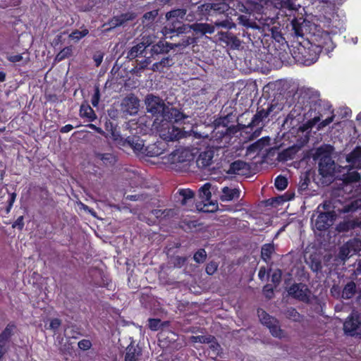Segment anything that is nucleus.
I'll return each mask as SVG.
<instances>
[{"label":"nucleus","instance_id":"f03ea898","mask_svg":"<svg viewBox=\"0 0 361 361\" xmlns=\"http://www.w3.org/2000/svg\"><path fill=\"white\" fill-rule=\"evenodd\" d=\"M346 161L349 164L348 166L343 167L346 169L347 173H343L342 177L337 173L336 169V164L329 156H324L320 159L319 163V171L320 175L324 178H335L342 179L345 183H350L357 182L360 179V174L353 169H361V147H356L347 157Z\"/></svg>","mask_w":361,"mask_h":361},{"label":"nucleus","instance_id":"72a5a7b5","mask_svg":"<svg viewBox=\"0 0 361 361\" xmlns=\"http://www.w3.org/2000/svg\"><path fill=\"white\" fill-rule=\"evenodd\" d=\"M187 11L185 9H175L171 11L166 14V19H183L186 15Z\"/></svg>","mask_w":361,"mask_h":361},{"label":"nucleus","instance_id":"7c9ffc66","mask_svg":"<svg viewBox=\"0 0 361 361\" xmlns=\"http://www.w3.org/2000/svg\"><path fill=\"white\" fill-rule=\"evenodd\" d=\"M274 252V247L272 244H265L262 246L261 250L262 259L267 263L271 259V255Z\"/></svg>","mask_w":361,"mask_h":361},{"label":"nucleus","instance_id":"6e6552de","mask_svg":"<svg viewBox=\"0 0 361 361\" xmlns=\"http://www.w3.org/2000/svg\"><path fill=\"white\" fill-rule=\"evenodd\" d=\"M175 119H164L157 118L153 126L159 133V137L165 141H175L181 138L184 133L173 122Z\"/></svg>","mask_w":361,"mask_h":361},{"label":"nucleus","instance_id":"39448f33","mask_svg":"<svg viewBox=\"0 0 361 361\" xmlns=\"http://www.w3.org/2000/svg\"><path fill=\"white\" fill-rule=\"evenodd\" d=\"M326 46L319 42H307L303 44H299L293 50V58L299 63L309 66L314 63L319 59L322 49L328 54Z\"/></svg>","mask_w":361,"mask_h":361},{"label":"nucleus","instance_id":"473e14b6","mask_svg":"<svg viewBox=\"0 0 361 361\" xmlns=\"http://www.w3.org/2000/svg\"><path fill=\"white\" fill-rule=\"evenodd\" d=\"M238 20L240 24L244 26L250 27H255L257 29H261V25L263 20V18H261L258 20V23L251 22L246 16H240L238 17Z\"/></svg>","mask_w":361,"mask_h":361},{"label":"nucleus","instance_id":"4be33fe9","mask_svg":"<svg viewBox=\"0 0 361 361\" xmlns=\"http://www.w3.org/2000/svg\"><path fill=\"white\" fill-rule=\"evenodd\" d=\"M225 118H221L220 120H222V125H221V121H218L217 124L216 125L214 130L213 131V138H214V142H216L217 147L222 148L225 145H220L221 142H222L223 139L226 136V128H225V124L224 123Z\"/></svg>","mask_w":361,"mask_h":361},{"label":"nucleus","instance_id":"69168bd1","mask_svg":"<svg viewBox=\"0 0 361 361\" xmlns=\"http://www.w3.org/2000/svg\"><path fill=\"white\" fill-rule=\"evenodd\" d=\"M217 269V265L214 262L208 264L206 267V271L208 274H213Z\"/></svg>","mask_w":361,"mask_h":361},{"label":"nucleus","instance_id":"20e7f679","mask_svg":"<svg viewBox=\"0 0 361 361\" xmlns=\"http://www.w3.org/2000/svg\"><path fill=\"white\" fill-rule=\"evenodd\" d=\"M145 104L148 113L157 118L164 119H175L180 121L185 118L184 114L175 107L166 105L164 100L159 97L148 94L145 98Z\"/></svg>","mask_w":361,"mask_h":361},{"label":"nucleus","instance_id":"9d476101","mask_svg":"<svg viewBox=\"0 0 361 361\" xmlns=\"http://www.w3.org/2000/svg\"><path fill=\"white\" fill-rule=\"evenodd\" d=\"M191 30H192L195 33L205 35V34H212L214 32V26L207 23H194L192 25L188 24H183L180 23V25L176 28V32L177 35L179 34L188 33Z\"/></svg>","mask_w":361,"mask_h":361},{"label":"nucleus","instance_id":"37998d69","mask_svg":"<svg viewBox=\"0 0 361 361\" xmlns=\"http://www.w3.org/2000/svg\"><path fill=\"white\" fill-rule=\"evenodd\" d=\"M274 185L279 190H283L288 185V180L285 177L279 176L275 179Z\"/></svg>","mask_w":361,"mask_h":361},{"label":"nucleus","instance_id":"c756f323","mask_svg":"<svg viewBox=\"0 0 361 361\" xmlns=\"http://www.w3.org/2000/svg\"><path fill=\"white\" fill-rule=\"evenodd\" d=\"M356 292V286L353 281L348 283L343 288L342 292V298L344 299H350L353 298Z\"/></svg>","mask_w":361,"mask_h":361},{"label":"nucleus","instance_id":"f8f14e48","mask_svg":"<svg viewBox=\"0 0 361 361\" xmlns=\"http://www.w3.org/2000/svg\"><path fill=\"white\" fill-rule=\"evenodd\" d=\"M120 106L125 116L135 115L139 110L140 100L134 94H130L122 99Z\"/></svg>","mask_w":361,"mask_h":361},{"label":"nucleus","instance_id":"3c124183","mask_svg":"<svg viewBox=\"0 0 361 361\" xmlns=\"http://www.w3.org/2000/svg\"><path fill=\"white\" fill-rule=\"evenodd\" d=\"M287 317L293 321H300V314L293 308L288 309L286 312Z\"/></svg>","mask_w":361,"mask_h":361},{"label":"nucleus","instance_id":"c85d7f7f","mask_svg":"<svg viewBox=\"0 0 361 361\" xmlns=\"http://www.w3.org/2000/svg\"><path fill=\"white\" fill-rule=\"evenodd\" d=\"M272 111V106L269 107L267 110L261 109L257 111V114L254 116L252 124L253 126H257L260 122H262L264 118H267L270 112Z\"/></svg>","mask_w":361,"mask_h":361},{"label":"nucleus","instance_id":"f257e3e1","mask_svg":"<svg viewBox=\"0 0 361 361\" xmlns=\"http://www.w3.org/2000/svg\"><path fill=\"white\" fill-rule=\"evenodd\" d=\"M323 9L318 16H315V20L319 27V42L324 43L327 52H331L335 48L332 37L341 35L345 30V18L338 13L336 7L323 4Z\"/></svg>","mask_w":361,"mask_h":361},{"label":"nucleus","instance_id":"774afa93","mask_svg":"<svg viewBox=\"0 0 361 361\" xmlns=\"http://www.w3.org/2000/svg\"><path fill=\"white\" fill-rule=\"evenodd\" d=\"M261 150L258 148V147L257 145H255V142L250 145L249 147H247V154H254V153H256V152H260Z\"/></svg>","mask_w":361,"mask_h":361},{"label":"nucleus","instance_id":"e2e57ef3","mask_svg":"<svg viewBox=\"0 0 361 361\" xmlns=\"http://www.w3.org/2000/svg\"><path fill=\"white\" fill-rule=\"evenodd\" d=\"M333 121H334V116H333L326 118L324 121H322L318 125V127H317L318 130H321L323 128H324L325 126L329 125L331 123L333 122Z\"/></svg>","mask_w":361,"mask_h":361},{"label":"nucleus","instance_id":"09e8293b","mask_svg":"<svg viewBox=\"0 0 361 361\" xmlns=\"http://www.w3.org/2000/svg\"><path fill=\"white\" fill-rule=\"evenodd\" d=\"M269 145L270 138L268 136L263 137L255 142V145H257L260 150L263 149L264 147L269 146Z\"/></svg>","mask_w":361,"mask_h":361},{"label":"nucleus","instance_id":"680f3d73","mask_svg":"<svg viewBox=\"0 0 361 361\" xmlns=\"http://www.w3.org/2000/svg\"><path fill=\"white\" fill-rule=\"evenodd\" d=\"M171 59L169 56H167L163 58L160 61H159V63L163 69L164 68L171 66L172 63H171Z\"/></svg>","mask_w":361,"mask_h":361},{"label":"nucleus","instance_id":"6ab92c4d","mask_svg":"<svg viewBox=\"0 0 361 361\" xmlns=\"http://www.w3.org/2000/svg\"><path fill=\"white\" fill-rule=\"evenodd\" d=\"M360 324L359 314L357 312L353 311L344 322L343 330L345 334L353 335Z\"/></svg>","mask_w":361,"mask_h":361},{"label":"nucleus","instance_id":"4468645a","mask_svg":"<svg viewBox=\"0 0 361 361\" xmlns=\"http://www.w3.org/2000/svg\"><path fill=\"white\" fill-rule=\"evenodd\" d=\"M153 44V39L151 36H144L141 42L133 46L127 52V58L133 60L140 56L145 49Z\"/></svg>","mask_w":361,"mask_h":361},{"label":"nucleus","instance_id":"49530a36","mask_svg":"<svg viewBox=\"0 0 361 361\" xmlns=\"http://www.w3.org/2000/svg\"><path fill=\"white\" fill-rule=\"evenodd\" d=\"M195 42H196V40L194 37H186L182 39V40L180 42L177 43V47L184 49V48L187 47L188 46H189L190 44H194Z\"/></svg>","mask_w":361,"mask_h":361},{"label":"nucleus","instance_id":"bb28decb","mask_svg":"<svg viewBox=\"0 0 361 361\" xmlns=\"http://www.w3.org/2000/svg\"><path fill=\"white\" fill-rule=\"evenodd\" d=\"M357 199L348 204L340 209L343 213L353 212L356 211L357 209L361 208V188L358 189Z\"/></svg>","mask_w":361,"mask_h":361},{"label":"nucleus","instance_id":"aec40b11","mask_svg":"<svg viewBox=\"0 0 361 361\" xmlns=\"http://www.w3.org/2000/svg\"><path fill=\"white\" fill-rule=\"evenodd\" d=\"M274 23V20L272 18H265L263 19L261 29L263 30L264 32L266 30L270 32L271 37L278 42H281L283 40V37L281 32L279 31V29L276 26H271V24Z\"/></svg>","mask_w":361,"mask_h":361},{"label":"nucleus","instance_id":"393cba45","mask_svg":"<svg viewBox=\"0 0 361 361\" xmlns=\"http://www.w3.org/2000/svg\"><path fill=\"white\" fill-rule=\"evenodd\" d=\"M141 355V349L131 343L126 348L125 361H137Z\"/></svg>","mask_w":361,"mask_h":361},{"label":"nucleus","instance_id":"1a4fd4ad","mask_svg":"<svg viewBox=\"0 0 361 361\" xmlns=\"http://www.w3.org/2000/svg\"><path fill=\"white\" fill-rule=\"evenodd\" d=\"M216 190V185L212 183H206L199 189V200L196 202L197 210L203 212H214L218 209V204L211 200L212 192H214Z\"/></svg>","mask_w":361,"mask_h":361},{"label":"nucleus","instance_id":"f704fd0d","mask_svg":"<svg viewBox=\"0 0 361 361\" xmlns=\"http://www.w3.org/2000/svg\"><path fill=\"white\" fill-rule=\"evenodd\" d=\"M240 190L238 187H227V202L237 200L240 198Z\"/></svg>","mask_w":361,"mask_h":361},{"label":"nucleus","instance_id":"cd10ccee","mask_svg":"<svg viewBox=\"0 0 361 361\" xmlns=\"http://www.w3.org/2000/svg\"><path fill=\"white\" fill-rule=\"evenodd\" d=\"M94 156L97 159L101 160L106 166L113 165L116 161V156L113 153L94 152Z\"/></svg>","mask_w":361,"mask_h":361},{"label":"nucleus","instance_id":"a211bd4d","mask_svg":"<svg viewBox=\"0 0 361 361\" xmlns=\"http://www.w3.org/2000/svg\"><path fill=\"white\" fill-rule=\"evenodd\" d=\"M166 143L164 142H157L148 145L145 147L142 156L158 157L164 154L166 150Z\"/></svg>","mask_w":361,"mask_h":361},{"label":"nucleus","instance_id":"0eeeda50","mask_svg":"<svg viewBox=\"0 0 361 361\" xmlns=\"http://www.w3.org/2000/svg\"><path fill=\"white\" fill-rule=\"evenodd\" d=\"M291 25L295 36L302 37L306 35H310L312 37V41L319 42L320 40V30L315 20V16L311 20L302 18L293 19Z\"/></svg>","mask_w":361,"mask_h":361},{"label":"nucleus","instance_id":"7ed1b4c3","mask_svg":"<svg viewBox=\"0 0 361 361\" xmlns=\"http://www.w3.org/2000/svg\"><path fill=\"white\" fill-rule=\"evenodd\" d=\"M318 94L314 90L307 87L300 88L295 94L296 99L293 107L287 116L285 123L290 121V125L294 122L299 123L316 104Z\"/></svg>","mask_w":361,"mask_h":361},{"label":"nucleus","instance_id":"423d86ee","mask_svg":"<svg viewBox=\"0 0 361 361\" xmlns=\"http://www.w3.org/2000/svg\"><path fill=\"white\" fill-rule=\"evenodd\" d=\"M336 214L331 210V202L319 204L311 219L312 226L318 231L328 229L334 223Z\"/></svg>","mask_w":361,"mask_h":361},{"label":"nucleus","instance_id":"2f4dec72","mask_svg":"<svg viewBox=\"0 0 361 361\" xmlns=\"http://www.w3.org/2000/svg\"><path fill=\"white\" fill-rule=\"evenodd\" d=\"M81 117H86L90 121L96 119L97 116L93 109L89 105H82L80 109Z\"/></svg>","mask_w":361,"mask_h":361},{"label":"nucleus","instance_id":"a18cd8bd","mask_svg":"<svg viewBox=\"0 0 361 361\" xmlns=\"http://www.w3.org/2000/svg\"><path fill=\"white\" fill-rule=\"evenodd\" d=\"M207 257L206 251L204 249H200L194 255L193 259L197 263H203Z\"/></svg>","mask_w":361,"mask_h":361},{"label":"nucleus","instance_id":"a19ab883","mask_svg":"<svg viewBox=\"0 0 361 361\" xmlns=\"http://www.w3.org/2000/svg\"><path fill=\"white\" fill-rule=\"evenodd\" d=\"M214 337L211 336H193L191 341L195 343H210L213 341Z\"/></svg>","mask_w":361,"mask_h":361},{"label":"nucleus","instance_id":"de8ad7c7","mask_svg":"<svg viewBox=\"0 0 361 361\" xmlns=\"http://www.w3.org/2000/svg\"><path fill=\"white\" fill-rule=\"evenodd\" d=\"M8 59L9 61L13 62V63L23 61V63H27L29 61V57L26 56L25 58H24L22 54H16V55L9 56L8 57Z\"/></svg>","mask_w":361,"mask_h":361},{"label":"nucleus","instance_id":"b1692460","mask_svg":"<svg viewBox=\"0 0 361 361\" xmlns=\"http://www.w3.org/2000/svg\"><path fill=\"white\" fill-rule=\"evenodd\" d=\"M300 149V147H298V145H293L279 152L278 154L277 159L279 161H286L288 160L293 159L295 157V155L298 152Z\"/></svg>","mask_w":361,"mask_h":361},{"label":"nucleus","instance_id":"a878e982","mask_svg":"<svg viewBox=\"0 0 361 361\" xmlns=\"http://www.w3.org/2000/svg\"><path fill=\"white\" fill-rule=\"evenodd\" d=\"M150 56L147 57L145 62L149 63L151 62L150 58H154L155 55H159L161 54H167L168 50L164 46L163 41H159L157 44H152L150 48Z\"/></svg>","mask_w":361,"mask_h":361},{"label":"nucleus","instance_id":"6e6d98bb","mask_svg":"<svg viewBox=\"0 0 361 361\" xmlns=\"http://www.w3.org/2000/svg\"><path fill=\"white\" fill-rule=\"evenodd\" d=\"M222 6H224V4H223ZM203 6H206V8H205L206 10H208L209 8H210V9H213L214 11H217L219 13L224 12V7H221L219 4H208L204 5Z\"/></svg>","mask_w":361,"mask_h":361},{"label":"nucleus","instance_id":"ddd939ff","mask_svg":"<svg viewBox=\"0 0 361 361\" xmlns=\"http://www.w3.org/2000/svg\"><path fill=\"white\" fill-rule=\"evenodd\" d=\"M361 250V239L353 238L343 245L340 249L339 257L345 260Z\"/></svg>","mask_w":361,"mask_h":361},{"label":"nucleus","instance_id":"5fc2aeb1","mask_svg":"<svg viewBox=\"0 0 361 361\" xmlns=\"http://www.w3.org/2000/svg\"><path fill=\"white\" fill-rule=\"evenodd\" d=\"M103 57L104 54L100 51L95 52L94 54L93 55V60L97 67H99L101 65L103 60Z\"/></svg>","mask_w":361,"mask_h":361},{"label":"nucleus","instance_id":"5701e85b","mask_svg":"<svg viewBox=\"0 0 361 361\" xmlns=\"http://www.w3.org/2000/svg\"><path fill=\"white\" fill-rule=\"evenodd\" d=\"M214 152L212 150L201 152L197 159V166L200 169H205L212 164Z\"/></svg>","mask_w":361,"mask_h":361},{"label":"nucleus","instance_id":"052dcab7","mask_svg":"<svg viewBox=\"0 0 361 361\" xmlns=\"http://www.w3.org/2000/svg\"><path fill=\"white\" fill-rule=\"evenodd\" d=\"M281 278V271L279 269L276 270L271 275V281L275 284H279Z\"/></svg>","mask_w":361,"mask_h":361},{"label":"nucleus","instance_id":"603ef678","mask_svg":"<svg viewBox=\"0 0 361 361\" xmlns=\"http://www.w3.org/2000/svg\"><path fill=\"white\" fill-rule=\"evenodd\" d=\"M148 326L152 331H157L161 326V320L158 319H149Z\"/></svg>","mask_w":361,"mask_h":361},{"label":"nucleus","instance_id":"13d9d810","mask_svg":"<svg viewBox=\"0 0 361 361\" xmlns=\"http://www.w3.org/2000/svg\"><path fill=\"white\" fill-rule=\"evenodd\" d=\"M92 346V343L90 341L87 339H83L78 342V347L81 350H89Z\"/></svg>","mask_w":361,"mask_h":361},{"label":"nucleus","instance_id":"ea45409f","mask_svg":"<svg viewBox=\"0 0 361 361\" xmlns=\"http://www.w3.org/2000/svg\"><path fill=\"white\" fill-rule=\"evenodd\" d=\"M72 54V47H66L63 48L56 56L55 60L61 61L66 58L69 57Z\"/></svg>","mask_w":361,"mask_h":361},{"label":"nucleus","instance_id":"79ce46f5","mask_svg":"<svg viewBox=\"0 0 361 361\" xmlns=\"http://www.w3.org/2000/svg\"><path fill=\"white\" fill-rule=\"evenodd\" d=\"M341 227L343 230H348L355 227H361V221L359 220H348L345 221L343 225H341Z\"/></svg>","mask_w":361,"mask_h":361},{"label":"nucleus","instance_id":"8fccbe9b","mask_svg":"<svg viewBox=\"0 0 361 361\" xmlns=\"http://www.w3.org/2000/svg\"><path fill=\"white\" fill-rule=\"evenodd\" d=\"M118 16L122 25L128 21L133 20L136 18V15L134 13H126Z\"/></svg>","mask_w":361,"mask_h":361},{"label":"nucleus","instance_id":"c03bdc74","mask_svg":"<svg viewBox=\"0 0 361 361\" xmlns=\"http://www.w3.org/2000/svg\"><path fill=\"white\" fill-rule=\"evenodd\" d=\"M180 25V23H172L171 24H166L163 29V34L164 35L173 34L176 32V28Z\"/></svg>","mask_w":361,"mask_h":361},{"label":"nucleus","instance_id":"f3484780","mask_svg":"<svg viewBox=\"0 0 361 361\" xmlns=\"http://www.w3.org/2000/svg\"><path fill=\"white\" fill-rule=\"evenodd\" d=\"M166 159L171 164L183 163L192 159V154L186 149H177L169 154Z\"/></svg>","mask_w":361,"mask_h":361},{"label":"nucleus","instance_id":"864d4df0","mask_svg":"<svg viewBox=\"0 0 361 361\" xmlns=\"http://www.w3.org/2000/svg\"><path fill=\"white\" fill-rule=\"evenodd\" d=\"M100 98V92L99 88L98 87H96L94 89V93L92 97L91 103L93 106H97Z\"/></svg>","mask_w":361,"mask_h":361},{"label":"nucleus","instance_id":"4d7b16f0","mask_svg":"<svg viewBox=\"0 0 361 361\" xmlns=\"http://www.w3.org/2000/svg\"><path fill=\"white\" fill-rule=\"evenodd\" d=\"M61 324V320L58 318L51 319L49 324V329L55 331Z\"/></svg>","mask_w":361,"mask_h":361},{"label":"nucleus","instance_id":"c9c22d12","mask_svg":"<svg viewBox=\"0 0 361 361\" xmlns=\"http://www.w3.org/2000/svg\"><path fill=\"white\" fill-rule=\"evenodd\" d=\"M295 0H274V4L277 8H286L289 10H295V5L293 3Z\"/></svg>","mask_w":361,"mask_h":361},{"label":"nucleus","instance_id":"bf43d9fd","mask_svg":"<svg viewBox=\"0 0 361 361\" xmlns=\"http://www.w3.org/2000/svg\"><path fill=\"white\" fill-rule=\"evenodd\" d=\"M15 328V326L13 324H8L7 326L5 328V329L2 331L3 336L4 337H7V338H10L11 336L13 334V329Z\"/></svg>","mask_w":361,"mask_h":361},{"label":"nucleus","instance_id":"58836bf2","mask_svg":"<svg viewBox=\"0 0 361 361\" xmlns=\"http://www.w3.org/2000/svg\"><path fill=\"white\" fill-rule=\"evenodd\" d=\"M88 33L89 31L87 29H84L81 31L76 30L69 35V37L75 42H78L80 39L85 37Z\"/></svg>","mask_w":361,"mask_h":361},{"label":"nucleus","instance_id":"338daca9","mask_svg":"<svg viewBox=\"0 0 361 361\" xmlns=\"http://www.w3.org/2000/svg\"><path fill=\"white\" fill-rule=\"evenodd\" d=\"M210 343H211V345H210L209 348H211V350L213 353V354L219 355L220 350H221L220 345L217 343L212 342V341Z\"/></svg>","mask_w":361,"mask_h":361},{"label":"nucleus","instance_id":"2eb2a0df","mask_svg":"<svg viewBox=\"0 0 361 361\" xmlns=\"http://www.w3.org/2000/svg\"><path fill=\"white\" fill-rule=\"evenodd\" d=\"M250 171V165L244 161L237 160L230 164L228 170H227L228 176H244Z\"/></svg>","mask_w":361,"mask_h":361},{"label":"nucleus","instance_id":"412c9836","mask_svg":"<svg viewBox=\"0 0 361 361\" xmlns=\"http://www.w3.org/2000/svg\"><path fill=\"white\" fill-rule=\"evenodd\" d=\"M124 146L131 147L135 153L140 155H142L145 147L144 141L138 136H128L124 142Z\"/></svg>","mask_w":361,"mask_h":361},{"label":"nucleus","instance_id":"e433bc0d","mask_svg":"<svg viewBox=\"0 0 361 361\" xmlns=\"http://www.w3.org/2000/svg\"><path fill=\"white\" fill-rule=\"evenodd\" d=\"M179 195L183 197L181 204H186L188 200L194 197V192L190 189H181L178 191Z\"/></svg>","mask_w":361,"mask_h":361},{"label":"nucleus","instance_id":"dca6fc26","mask_svg":"<svg viewBox=\"0 0 361 361\" xmlns=\"http://www.w3.org/2000/svg\"><path fill=\"white\" fill-rule=\"evenodd\" d=\"M290 295L301 301L308 300L309 290L306 285L302 283L293 284L288 290Z\"/></svg>","mask_w":361,"mask_h":361},{"label":"nucleus","instance_id":"9b49d317","mask_svg":"<svg viewBox=\"0 0 361 361\" xmlns=\"http://www.w3.org/2000/svg\"><path fill=\"white\" fill-rule=\"evenodd\" d=\"M257 314L262 324L267 326L271 334L278 338L283 336V332L279 326V322L274 317L269 316L264 310L259 309Z\"/></svg>","mask_w":361,"mask_h":361},{"label":"nucleus","instance_id":"0e129e2a","mask_svg":"<svg viewBox=\"0 0 361 361\" xmlns=\"http://www.w3.org/2000/svg\"><path fill=\"white\" fill-rule=\"evenodd\" d=\"M13 228H18L19 230H22L24 226L23 216H19L13 224Z\"/></svg>","mask_w":361,"mask_h":361},{"label":"nucleus","instance_id":"4c0bfd02","mask_svg":"<svg viewBox=\"0 0 361 361\" xmlns=\"http://www.w3.org/2000/svg\"><path fill=\"white\" fill-rule=\"evenodd\" d=\"M158 15V10H153L145 13L142 16L143 23H152Z\"/></svg>","mask_w":361,"mask_h":361}]
</instances>
